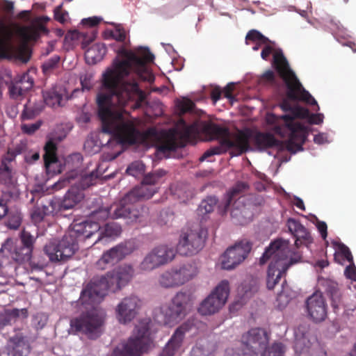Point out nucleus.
<instances>
[{
    "label": "nucleus",
    "mask_w": 356,
    "mask_h": 356,
    "mask_svg": "<svg viewBox=\"0 0 356 356\" xmlns=\"http://www.w3.org/2000/svg\"><path fill=\"white\" fill-rule=\"evenodd\" d=\"M123 56V60H116L113 68L103 73L97 104L103 132L113 136L120 144L134 145L141 134L132 121L125 120L124 108L130 102H134L133 108L140 107L145 95L136 81L130 82L124 79L133 72L140 80L153 82L154 76L147 64L153 63L154 56L147 47L124 50Z\"/></svg>",
    "instance_id": "obj_1"
},
{
    "label": "nucleus",
    "mask_w": 356,
    "mask_h": 356,
    "mask_svg": "<svg viewBox=\"0 0 356 356\" xmlns=\"http://www.w3.org/2000/svg\"><path fill=\"white\" fill-rule=\"evenodd\" d=\"M202 131L209 136L210 140H218L219 145L207 150L200 158V161L213 155L222 154L228 150H231L232 155H241L251 149L250 143L260 150L280 145V141L272 134L250 129H237L236 132L232 133L226 127L209 122L204 125Z\"/></svg>",
    "instance_id": "obj_2"
},
{
    "label": "nucleus",
    "mask_w": 356,
    "mask_h": 356,
    "mask_svg": "<svg viewBox=\"0 0 356 356\" xmlns=\"http://www.w3.org/2000/svg\"><path fill=\"white\" fill-rule=\"evenodd\" d=\"M118 205L114 206L112 213L113 207H102L93 211L90 215V220L73 224L61 240L47 244L44 251L49 260L63 262L68 260L79 249V242L90 238L99 231L101 222H104L108 217L118 218H114V212Z\"/></svg>",
    "instance_id": "obj_3"
},
{
    "label": "nucleus",
    "mask_w": 356,
    "mask_h": 356,
    "mask_svg": "<svg viewBox=\"0 0 356 356\" xmlns=\"http://www.w3.org/2000/svg\"><path fill=\"white\" fill-rule=\"evenodd\" d=\"M272 65L284 81L287 88L286 97L288 99H284L280 104L282 111L293 113L295 106L291 104L289 100L303 101L311 105H316L318 109L319 108L317 102L303 88L295 73L290 68L289 64L281 49L274 52Z\"/></svg>",
    "instance_id": "obj_4"
},
{
    "label": "nucleus",
    "mask_w": 356,
    "mask_h": 356,
    "mask_svg": "<svg viewBox=\"0 0 356 356\" xmlns=\"http://www.w3.org/2000/svg\"><path fill=\"white\" fill-rule=\"evenodd\" d=\"M158 188L149 186L142 181L140 186L135 187L120 200L114 212V218H123L129 222L141 221L146 209L135 203L149 199L157 192Z\"/></svg>",
    "instance_id": "obj_5"
},
{
    "label": "nucleus",
    "mask_w": 356,
    "mask_h": 356,
    "mask_svg": "<svg viewBox=\"0 0 356 356\" xmlns=\"http://www.w3.org/2000/svg\"><path fill=\"white\" fill-rule=\"evenodd\" d=\"M122 286L118 282L114 270L108 272L106 275L94 279L81 291L80 301L82 304L94 305L99 302L108 291L116 292Z\"/></svg>",
    "instance_id": "obj_6"
},
{
    "label": "nucleus",
    "mask_w": 356,
    "mask_h": 356,
    "mask_svg": "<svg viewBox=\"0 0 356 356\" xmlns=\"http://www.w3.org/2000/svg\"><path fill=\"white\" fill-rule=\"evenodd\" d=\"M152 343L150 330L147 325H144L137 328L134 336L118 344L111 356H141L147 352Z\"/></svg>",
    "instance_id": "obj_7"
},
{
    "label": "nucleus",
    "mask_w": 356,
    "mask_h": 356,
    "mask_svg": "<svg viewBox=\"0 0 356 356\" xmlns=\"http://www.w3.org/2000/svg\"><path fill=\"white\" fill-rule=\"evenodd\" d=\"M104 324V316L92 310L71 319L70 328L74 333L81 332L89 339H95L100 336Z\"/></svg>",
    "instance_id": "obj_8"
},
{
    "label": "nucleus",
    "mask_w": 356,
    "mask_h": 356,
    "mask_svg": "<svg viewBox=\"0 0 356 356\" xmlns=\"http://www.w3.org/2000/svg\"><path fill=\"white\" fill-rule=\"evenodd\" d=\"M244 341L240 348L237 349L233 356H259L266 349L268 336L261 328H252L243 337Z\"/></svg>",
    "instance_id": "obj_9"
},
{
    "label": "nucleus",
    "mask_w": 356,
    "mask_h": 356,
    "mask_svg": "<svg viewBox=\"0 0 356 356\" xmlns=\"http://www.w3.org/2000/svg\"><path fill=\"white\" fill-rule=\"evenodd\" d=\"M229 293L228 281H221L211 293L200 303L197 311L202 316H209L218 312L225 304Z\"/></svg>",
    "instance_id": "obj_10"
},
{
    "label": "nucleus",
    "mask_w": 356,
    "mask_h": 356,
    "mask_svg": "<svg viewBox=\"0 0 356 356\" xmlns=\"http://www.w3.org/2000/svg\"><path fill=\"white\" fill-rule=\"evenodd\" d=\"M288 241L277 239L272 242L269 247L266 248L260 259V264H264L270 258L279 261L278 264L283 268L284 271H287L289 268L301 260V255L299 253H295L293 257L290 258L289 261H286V249Z\"/></svg>",
    "instance_id": "obj_11"
},
{
    "label": "nucleus",
    "mask_w": 356,
    "mask_h": 356,
    "mask_svg": "<svg viewBox=\"0 0 356 356\" xmlns=\"http://www.w3.org/2000/svg\"><path fill=\"white\" fill-rule=\"evenodd\" d=\"M205 236L201 229H188L180 235L177 245V252L183 256H193L198 253L204 247Z\"/></svg>",
    "instance_id": "obj_12"
},
{
    "label": "nucleus",
    "mask_w": 356,
    "mask_h": 356,
    "mask_svg": "<svg viewBox=\"0 0 356 356\" xmlns=\"http://www.w3.org/2000/svg\"><path fill=\"white\" fill-rule=\"evenodd\" d=\"M190 302V296L186 293L178 292L171 302L161 307L164 316L165 323H172L182 319L186 314L187 307Z\"/></svg>",
    "instance_id": "obj_13"
},
{
    "label": "nucleus",
    "mask_w": 356,
    "mask_h": 356,
    "mask_svg": "<svg viewBox=\"0 0 356 356\" xmlns=\"http://www.w3.org/2000/svg\"><path fill=\"white\" fill-rule=\"evenodd\" d=\"M142 304V300L135 295L124 298L115 309L118 321L124 325L130 323L138 314Z\"/></svg>",
    "instance_id": "obj_14"
},
{
    "label": "nucleus",
    "mask_w": 356,
    "mask_h": 356,
    "mask_svg": "<svg viewBox=\"0 0 356 356\" xmlns=\"http://www.w3.org/2000/svg\"><path fill=\"white\" fill-rule=\"evenodd\" d=\"M252 249V243L248 241H242L228 248L222 259V267L231 270L241 263L248 256Z\"/></svg>",
    "instance_id": "obj_15"
},
{
    "label": "nucleus",
    "mask_w": 356,
    "mask_h": 356,
    "mask_svg": "<svg viewBox=\"0 0 356 356\" xmlns=\"http://www.w3.org/2000/svg\"><path fill=\"white\" fill-rule=\"evenodd\" d=\"M285 123L286 127L289 131L287 148L292 150L296 147L298 150L302 149V145L305 143L307 138V130L304 125L300 122H293V118L287 115L280 116Z\"/></svg>",
    "instance_id": "obj_16"
},
{
    "label": "nucleus",
    "mask_w": 356,
    "mask_h": 356,
    "mask_svg": "<svg viewBox=\"0 0 356 356\" xmlns=\"http://www.w3.org/2000/svg\"><path fill=\"white\" fill-rule=\"evenodd\" d=\"M296 353L298 356H325L323 346L316 338L309 339L306 335L297 338L294 345Z\"/></svg>",
    "instance_id": "obj_17"
},
{
    "label": "nucleus",
    "mask_w": 356,
    "mask_h": 356,
    "mask_svg": "<svg viewBox=\"0 0 356 356\" xmlns=\"http://www.w3.org/2000/svg\"><path fill=\"white\" fill-rule=\"evenodd\" d=\"M309 316L314 322H321L327 316V305L321 293H314L306 301Z\"/></svg>",
    "instance_id": "obj_18"
},
{
    "label": "nucleus",
    "mask_w": 356,
    "mask_h": 356,
    "mask_svg": "<svg viewBox=\"0 0 356 356\" xmlns=\"http://www.w3.org/2000/svg\"><path fill=\"white\" fill-rule=\"evenodd\" d=\"M83 191L77 186H72L67 191L63 198L52 204L56 212H62L74 209L84 198Z\"/></svg>",
    "instance_id": "obj_19"
},
{
    "label": "nucleus",
    "mask_w": 356,
    "mask_h": 356,
    "mask_svg": "<svg viewBox=\"0 0 356 356\" xmlns=\"http://www.w3.org/2000/svg\"><path fill=\"white\" fill-rule=\"evenodd\" d=\"M193 324L187 321L177 327L160 354V356H174L181 346L185 334L190 331Z\"/></svg>",
    "instance_id": "obj_20"
},
{
    "label": "nucleus",
    "mask_w": 356,
    "mask_h": 356,
    "mask_svg": "<svg viewBox=\"0 0 356 356\" xmlns=\"http://www.w3.org/2000/svg\"><path fill=\"white\" fill-rule=\"evenodd\" d=\"M31 346L22 334H17L10 337L4 348V353L8 356H29Z\"/></svg>",
    "instance_id": "obj_21"
},
{
    "label": "nucleus",
    "mask_w": 356,
    "mask_h": 356,
    "mask_svg": "<svg viewBox=\"0 0 356 356\" xmlns=\"http://www.w3.org/2000/svg\"><path fill=\"white\" fill-rule=\"evenodd\" d=\"M33 86V79L28 74H24L18 80L11 82L8 86L10 97L21 100L26 92Z\"/></svg>",
    "instance_id": "obj_22"
},
{
    "label": "nucleus",
    "mask_w": 356,
    "mask_h": 356,
    "mask_svg": "<svg viewBox=\"0 0 356 356\" xmlns=\"http://www.w3.org/2000/svg\"><path fill=\"white\" fill-rule=\"evenodd\" d=\"M289 231L296 238L295 245L298 248L303 243H310L312 238L308 230L298 221L289 218L286 222Z\"/></svg>",
    "instance_id": "obj_23"
},
{
    "label": "nucleus",
    "mask_w": 356,
    "mask_h": 356,
    "mask_svg": "<svg viewBox=\"0 0 356 356\" xmlns=\"http://www.w3.org/2000/svg\"><path fill=\"white\" fill-rule=\"evenodd\" d=\"M49 31L45 24L35 18L31 26L22 27L19 30L20 36L26 41L37 40L40 33H48Z\"/></svg>",
    "instance_id": "obj_24"
},
{
    "label": "nucleus",
    "mask_w": 356,
    "mask_h": 356,
    "mask_svg": "<svg viewBox=\"0 0 356 356\" xmlns=\"http://www.w3.org/2000/svg\"><path fill=\"white\" fill-rule=\"evenodd\" d=\"M217 350L216 343L207 339L198 340L190 352V356H215Z\"/></svg>",
    "instance_id": "obj_25"
},
{
    "label": "nucleus",
    "mask_w": 356,
    "mask_h": 356,
    "mask_svg": "<svg viewBox=\"0 0 356 356\" xmlns=\"http://www.w3.org/2000/svg\"><path fill=\"white\" fill-rule=\"evenodd\" d=\"M270 262L267 271L266 285L270 290L273 289L279 282L283 274L286 273L283 268L278 264L279 261L270 258Z\"/></svg>",
    "instance_id": "obj_26"
},
{
    "label": "nucleus",
    "mask_w": 356,
    "mask_h": 356,
    "mask_svg": "<svg viewBox=\"0 0 356 356\" xmlns=\"http://www.w3.org/2000/svg\"><path fill=\"white\" fill-rule=\"evenodd\" d=\"M44 108V102L35 96H31L24 105L22 113V120H31L37 116Z\"/></svg>",
    "instance_id": "obj_27"
},
{
    "label": "nucleus",
    "mask_w": 356,
    "mask_h": 356,
    "mask_svg": "<svg viewBox=\"0 0 356 356\" xmlns=\"http://www.w3.org/2000/svg\"><path fill=\"white\" fill-rule=\"evenodd\" d=\"M174 269L181 286L196 277L199 272L197 266L194 262L184 264L178 268Z\"/></svg>",
    "instance_id": "obj_28"
},
{
    "label": "nucleus",
    "mask_w": 356,
    "mask_h": 356,
    "mask_svg": "<svg viewBox=\"0 0 356 356\" xmlns=\"http://www.w3.org/2000/svg\"><path fill=\"white\" fill-rule=\"evenodd\" d=\"M106 47L103 43H95L85 51V59L88 64L94 65L101 61L106 54Z\"/></svg>",
    "instance_id": "obj_29"
},
{
    "label": "nucleus",
    "mask_w": 356,
    "mask_h": 356,
    "mask_svg": "<svg viewBox=\"0 0 356 356\" xmlns=\"http://www.w3.org/2000/svg\"><path fill=\"white\" fill-rule=\"evenodd\" d=\"M97 33V31L95 29H90L85 32L74 30L68 33L66 38H70L72 40H80L81 47L85 49L90 42L95 40Z\"/></svg>",
    "instance_id": "obj_30"
},
{
    "label": "nucleus",
    "mask_w": 356,
    "mask_h": 356,
    "mask_svg": "<svg viewBox=\"0 0 356 356\" xmlns=\"http://www.w3.org/2000/svg\"><path fill=\"white\" fill-rule=\"evenodd\" d=\"M113 270L122 287H124L132 280L135 273L133 266L127 264L119 266Z\"/></svg>",
    "instance_id": "obj_31"
},
{
    "label": "nucleus",
    "mask_w": 356,
    "mask_h": 356,
    "mask_svg": "<svg viewBox=\"0 0 356 356\" xmlns=\"http://www.w3.org/2000/svg\"><path fill=\"white\" fill-rule=\"evenodd\" d=\"M135 250V245L132 241H124L111 248V253H113L117 262L123 259L126 256L130 254Z\"/></svg>",
    "instance_id": "obj_32"
},
{
    "label": "nucleus",
    "mask_w": 356,
    "mask_h": 356,
    "mask_svg": "<svg viewBox=\"0 0 356 356\" xmlns=\"http://www.w3.org/2000/svg\"><path fill=\"white\" fill-rule=\"evenodd\" d=\"M135 250V245L132 241H124L111 248V253H113L117 262L123 259L126 256L130 254Z\"/></svg>",
    "instance_id": "obj_33"
},
{
    "label": "nucleus",
    "mask_w": 356,
    "mask_h": 356,
    "mask_svg": "<svg viewBox=\"0 0 356 356\" xmlns=\"http://www.w3.org/2000/svg\"><path fill=\"white\" fill-rule=\"evenodd\" d=\"M179 147L176 131L175 130H169L161 141L158 149L160 152L165 153L168 152L175 151Z\"/></svg>",
    "instance_id": "obj_34"
},
{
    "label": "nucleus",
    "mask_w": 356,
    "mask_h": 356,
    "mask_svg": "<svg viewBox=\"0 0 356 356\" xmlns=\"http://www.w3.org/2000/svg\"><path fill=\"white\" fill-rule=\"evenodd\" d=\"M152 250L163 265L172 261L176 255V252H177L172 247L166 245H159Z\"/></svg>",
    "instance_id": "obj_35"
},
{
    "label": "nucleus",
    "mask_w": 356,
    "mask_h": 356,
    "mask_svg": "<svg viewBox=\"0 0 356 356\" xmlns=\"http://www.w3.org/2000/svg\"><path fill=\"white\" fill-rule=\"evenodd\" d=\"M159 284L163 288H173L181 286L174 268L161 274L159 277Z\"/></svg>",
    "instance_id": "obj_36"
},
{
    "label": "nucleus",
    "mask_w": 356,
    "mask_h": 356,
    "mask_svg": "<svg viewBox=\"0 0 356 356\" xmlns=\"http://www.w3.org/2000/svg\"><path fill=\"white\" fill-rule=\"evenodd\" d=\"M163 266L157 255L152 250L143 259L139 265V269L143 271H151Z\"/></svg>",
    "instance_id": "obj_37"
},
{
    "label": "nucleus",
    "mask_w": 356,
    "mask_h": 356,
    "mask_svg": "<svg viewBox=\"0 0 356 356\" xmlns=\"http://www.w3.org/2000/svg\"><path fill=\"white\" fill-rule=\"evenodd\" d=\"M327 294L330 297L332 306L337 307L341 302V292L338 284L332 280H327L323 283Z\"/></svg>",
    "instance_id": "obj_38"
},
{
    "label": "nucleus",
    "mask_w": 356,
    "mask_h": 356,
    "mask_svg": "<svg viewBox=\"0 0 356 356\" xmlns=\"http://www.w3.org/2000/svg\"><path fill=\"white\" fill-rule=\"evenodd\" d=\"M33 250L24 247L22 244L15 245L11 252L12 258L18 263L29 261L31 259Z\"/></svg>",
    "instance_id": "obj_39"
},
{
    "label": "nucleus",
    "mask_w": 356,
    "mask_h": 356,
    "mask_svg": "<svg viewBox=\"0 0 356 356\" xmlns=\"http://www.w3.org/2000/svg\"><path fill=\"white\" fill-rule=\"evenodd\" d=\"M248 185L243 181L237 182L235 186L227 193L226 200L225 202V209L229 207L232 202L236 198L241 196L242 193L246 191Z\"/></svg>",
    "instance_id": "obj_40"
},
{
    "label": "nucleus",
    "mask_w": 356,
    "mask_h": 356,
    "mask_svg": "<svg viewBox=\"0 0 356 356\" xmlns=\"http://www.w3.org/2000/svg\"><path fill=\"white\" fill-rule=\"evenodd\" d=\"M44 154L43 158L44 165L46 168H49L51 164L58 161L56 156L57 147L56 143L51 140L47 141L44 145Z\"/></svg>",
    "instance_id": "obj_41"
},
{
    "label": "nucleus",
    "mask_w": 356,
    "mask_h": 356,
    "mask_svg": "<svg viewBox=\"0 0 356 356\" xmlns=\"http://www.w3.org/2000/svg\"><path fill=\"white\" fill-rule=\"evenodd\" d=\"M42 99L44 104L51 107L60 106L63 97L55 90H46L43 92Z\"/></svg>",
    "instance_id": "obj_42"
},
{
    "label": "nucleus",
    "mask_w": 356,
    "mask_h": 356,
    "mask_svg": "<svg viewBox=\"0 0 356 356\" xmlns=\"http://www.w3.org/2000/svg\"><path fill=\"white\" fill-rule=\"evenodd\" d=\"M218 199L215 196H208L200 204L197 211L200 215H205L212 212L216 206Z\"/></svg>",
    "instance_id": "obj_43"
},
{
    "label": "nucleus",
    "mask_w": 356,
    "mask_h": 356,
    "mask_svg": "<svg viewBox=\"0 0 356 356\" xmlns=\"http://www.w3.org/2000/svg\"><path fill=\"white\" fill-rule=\"evenodd\" d=\"M165 174L166 172L165 170L159 169L145 175L143 177V181L149 186L156 187V185L161 182V179Z\"/></svg>",
    "instance_id": "obj_44"
},
{
    "label": "nucleus",
    "mask_w": 356,
    "mask_h": 356,
    "mask_svg": "<svg viewBox=\"0 0 356 356\" xmlns=\"http://www.w3.org/2000/svg\"><path fill=\"white\" fill-rule=\"evenodd\" d=\"M49 211V208L44 205H38L35 206L31 212V218L34 224H38L41 222L44 217L47 215Z\"/></svg>",
    "instance_id": "obj_45"
},
{
    "label": "nucleus",
    "mask_w": 356,
    "mask_h": 356,
    "mask_svg": "<svg viewBox=\"0 0 356 356\" xmlns=\"http://www.w3.org/2000/svg\"><path fill=\"white\" fill-rule=\"evenodd\" d=\"M121 232V228L115 223H107L104 229L99 234L97 239L95 243L100 241L102 237H112L118 236Z\"/></svg>",
    "instance_id": "obj_46"
},
{
    "label": "nucleus",
    "mask_w": 356,
    "mask_h": 356,
    "mask_svg": "<svg viewBox=\"0 0 356 356\" xmlns=\"http://www.w3.org/2000/svg\"><path fill=\"white\" fill-rule=\"evenodd\" d=\"M15 47L9 42L0 38V58H10L15 54Z\"/></svg>",
    "instance_id": "obj_47"
},
{
    "label": "nucleus",
    "mask_w": 356,
    "mask_h": 356,
    "mask_svg": "<svg viewBox=\"0 0 356 356\" xmlns=\"http://www.w3.org/2000/svg\"><path fill=\"white\" fill-rule=\"evenodd\" d=\"M118 263L113 253H111V249L104 252L101 258L97 262V266L100 269H105L106 265H113Z\"/></svg>",
    "instance_id": "obj_48"
},
{
    "label": "nucleus",
    "mask_w": 356,
    "mask_h": 356,
    "mask_svg": "<svg viewBox=\"0 0 356 356\" xmlns=\"http://www.w3.org/2000/svg\"><path fill=\"white\" fill-rule=\"evenodd\" d=\"M284 352L285 348L282 343H274L261 356H284Z\"/></svg>",
    "instance_id": "obj_49"
},
{
    "label": "nucleus",
    "mask_w": 356,
    "mask_h": 356,
    "mask_svg": "<svg viewBox=\"0 0 356 356\" xmlns=\"http://www.w3.org/2000/svg\"><path fill=\"white\" fill-rule=\"evenodd\" d=\"M20 244L24 247L33 250V245L36 238L33 236L28 230L24 229L20 233Z\"/></svg>",
    "instance_id": "obj_50"
},
{
    "label": "nucleus",
    "mask_w": 356,
    "mask_h": 356,
    "mask_svg": "<svg viewBox=\"0 0 356 356\" xmlns=\"http://www.w3.org/2000/svg\"><path fill=\"white\" fill-rule=\"evenodd\" d=\"M180 124L182 126L181 135L184 138L188 140L197 132L195 124H187L183 120H180Z\"/></svg>",
    "instance_id": "obj_51"
},
{
    "label": "nucleus",
    "mask_w": 356,
    "mask_h": 356,
    "mask_svg": "<svg viewBox=\"0 0 356 356\" xmlns=\"http://www.w3.org/2000/svg\"><path fill=\"white\" fill-rule=\"evenodd\" d=\"M246 40H252L253 42H258L261 44H268L271 42L270 40L262 35L259 31L252 29L250 30L246 35Z\"/></svg>",
    "instance_id": "obj_52"
},
{
    "label": "nucleus",
    "mask_w": 356,
    "mask_h": 356,
    "mask_svg": "<svg viewBox=\"0 0 356 356\" xmlns=\"http://www.w3.org/2000/svg\"><path fill=\"white\" fill-rule=\"evenodd\" d=\"M145 171L144 165L139 162L136 161L131 163L127 168L126 172L133 177H138Z\"/></svg>",
    "instance_id": "obj_53"
},
{
    "label": "nucleus",
    "mask_w": 356,
    "mask_h": 356,
    "mask_svg": "<svg viewBox=\"0 0 356 356\" xmlns=\"http://www.w3.org/2000/svg\"><path fill=\"white\" fill-rule=\"evenodd\" d=\"M12 169L10 165H0V182L8 184L11 182Z\"/></svg>",
    "instance_id": "obj_54"
},
{
    "label": "nucleus",
    "mask_w": 356,
    "mask_h": 356,
    "mask_svg": "<svg viewBox=\"0 0 356 356\" xmlns=\"http://www.w3.org/2000/svg\"><path fill=\"white\" fill-rule=\"evenodd\" d=\"M54 18L56 21L63 24L67 22L68 18V13L63 9V4H60L54 8Z\"/></svg>",
    "instance_id": "obj_55"
},
{
    "label": "nucleus",
    "mask_w": 356,
    "mask_h": 356,
    "mask_svg": "<svg viewBox=\"0 0 356 356\" xmlns=\"http://www.w3.org/2000/svg\"><path fill=\"white\" fill-rule=\"evenodd\" d=\"M22 216L19 212L10 213L8 220V227L13 229H17L22 223Z\"/></svg>",
    "instance_id": "obj_56"
},
{
    "label": "nucleus",
    "mask_w": 356,
    "mask_h": 356,
    "mask_svg": "<svg viewBox=\"0 0 356 356\" xmlns=\"http://www.w3.org/2000/svg\"><path fill=\"white\" fill-rule=\"evenodd\" d=\"M96 179L97 177L95 176L94 172H91L88 175H85L81 177L79 183V187L83 191V189L93 185L95 182Z\"/></svg>",
    "instance_id": "obj_57"
},
{
    "label": "nucleus",
    "mask_w": 356,
    "mask_h": 356,
    "mask_svg": "<svg viewBox=\"0 0 356 356\" xmlns=\"http://www.w3.org/2000/svg\"><path fill=\"white\" fill-rule=\"evenodd\" d=\"M76 175V172L73 171L67 173L65 177L60 179L59 181L54 184V188L56 190H60L65 187L68 184L70 183L71 180L75 179Z\"/></svg>",
    "instance_id": "obj_58"
},
{
    "label": "nucleus",
    "mask_w": 356,
    "mask_h": 356,
    "mask_svg": "<svg viewBox=\"0 0 356 356\" xmlns=\"http://www.w3.org/2000/svg\"><path fill=\"white\" fill-rule=\"evenodd\" d=\"M334 245L337 246L339 251L342 256L350 263L353 262V257L349 248L341 242L335 243Z\"/></svg>",
    "instance_id": "obj_59"
},
{
    "label": "nucleus",
    "mask_w": 356,
    "mask_h": 356,
    "mask_svg": "<svg viewBox=\"0 0 356 356\" xmlns=\"http://www.w3.org/2000/svg\"><path fill=\"white\" fill-rule=\"evenodd\" d=\"M60 57L58 56H54L47 60L42 65V70L44 73H47L54 69L58 64Z\"/></svg>",
    "instance_id": "obj_60"
},
{
    "label": "nucleus",
    "mask_w": 356,
    "mask_h": 356,
    "mask_svg": "<svg viewBox=\"0 0 356 356\" xmlns=\"http://www.w3.org/2000/svg\"><path fill=\"white\" fill-rule=\"evenodd\" d=\"M41 125V121H38L33 124H23L21 126V129L23 133L31 135L34 134L37 130H38Z\"/></svg>",
    "instance_id": "obj_61"
},
{
    "label": "nucleus",
    "mask_w": 356,
    "mask_h": 356,
    "mask_svg": "<svg viewBox=\"0 0 356 356\" xmlns=\"http://www.w3.org/2000/svg\"><path fill=\"white\" fill-rule=\"evenodd\" d=\"M290 115L293 118V122H295L296 118H306L309 117V112L308 109L300 106H295L293 113Z\"/></svg>",
    "instance_id": "obj_62"
},
{
    "label": "nucleus",
    "mask_w": 356,
    "mask_h": 356,
    "mask_svg": "<svg viewBox=\"0 0 356 356\" xmlns=\"http://www.w3.org/2000/svg\"><path fill=\"white\" fill-rule=\"evenodd\" d=\"M82 89L90 90L92 87V75L85 74L80 77Z\"/></svg>",
    "instance_id": "obj_63"
},
{
    "label": "nucleus",
    "mask_w": 356,
    "mask_h": 356,
    "mask_svg": "<svg viewBox=\"0 0 356 356\" xmlns=\"http://www.w3.org/2000/svg\"><path fill=\"white\" fill-rule=\"evenodd\" d=\"M111 36L113 39L123 42L126 39V33L124 29H116L111 32Z\"/></svg>",
    "instance_id": "obj_64"
}]
</instances>
